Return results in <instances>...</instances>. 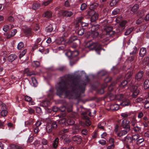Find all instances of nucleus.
<instances>
[{"mask_svg":"<svg viewBox=\"0 0 149 149\" xmlns=\"http://www.w3.org/2000/svg\"><path fill=\"white\" fill-rule=\"evenodd\" d=\"M81 76L68 74L63 77L56 87V94L61 97L63 94L67 96H71L75 99H78L81 94L84 92L87 83L90 81L88 76L85 77L86 82L80 83Z\"/></svg>","mask_w":149,"mask_h":149,"instance_id":"1","label":"nucleus"},{"mask_svg":"<svg viewBox=\"0 0 149 149\" xmlns=\"http://www.w3.org/2000/svg\"><path fill=\"white\" fill-rule=\"evenodd\" d=\"M92 116L89 109L82 110L81 113V117L82 119L85 120V124L87 126H90L91 123L89 120V116L91 117Z\"/></svg>","mask_w":149,"mask_h":149,"instance_id":"2","label":"nucleus"},{"mask_svg":"<svg viewBox=\"0 0 149 149\" xmlns=\"http://www.w3.org/2000/svg\"><path fill=\"white\" fill-rule=\"evenodd\" d=\"M87 47L90 50H95L99 55L100 54V51L102 49L101 44L100 41L90 43L89 45H87Z\"/></svg>","mask_w":149,"mask_h":149,"instance_id":"3","label":"nucleus"},{"mask_svg":"<svg viewBox=\"0 0 149 149\" xmlns=\"http://www.w3.org/2000/svg\"><path fill=\"white\" fill-rule=\"evenodd\" d=\"M100 25L96 23H91L90 24L89 27L91 28V36L93 38H96L98 37L99 33L98 30L100 28Z\"/></svg>","mask_w":149,"mask_h":149,"instance_id":"4","label":"nucleus"},{"mask_svg":"<svg viewBox=\"0 0 149 149\" xmlns=\"http://www.w3.org/2000/svg\"><path fill=\"white\" fill-rule=\"evenodd\" d=\"M116 99L120 102V105L123 107L127 106L130 104L129 99L125 98L123 94H120L116 97Z\"/></svg>","mask_w":149,"mask_h":149,"instance_id":"5","label":"nucleus"},{"mask_svg":"<svg viewBox=\"0 0 149 149\" xmlns=\"http://www.w3.org/2000/svg\"><path fill=\"white\" fill-rule=\"evenodd\" d=\"M57 124L56 122H51L47 123L46 125V130L48 133H51L53 130L57 127Z\"/></svg>","mask_w":149,"mask_h":149,"instance_id":"6","label":"nucleus"},{"mask_svg":"<svg viewBox=\"0 0 149 149\" xmlns=\"http://www.w3.org/2000/svg\"><path fill=\"white\" fill-rule=\"evenodd\" d=\"M111 80V78L108 77H106L104 79L105 83L101 85V88L97 90V93L100 94H103L104 92V89L106 88L107 86V83L110 82Z\"/></svg>","mask_w":149,"mask_h":149,"instance_id":"7","label":"nucleus"},{"mask_svg":"<svg viewBox=\"0 0 149 149\" xmlns=\"http://www.w3.org/2000/svg\"><path fill=\"white\" fill-rule=\"evenodd\" d=\"M59 123L60 124L65 125L66 127L68 125H73L74 123V121L71 118H68V119L63 118L60 120Z\"/></svg>","mask_w":149,"mask_h":149,"instance_id":"8","label":"nucleus"},{"mask_svg":"<svg viewBox=\"0 0 149 149\" xmlns=\"http://www.w3.org/2000/svg\"><path fill=\"white\" fill-rule=\"evenodd\" d=\"M79 54V52L77 50L72 51L68 50L66 53V55L69 58H72L77 56Z\"/></svg>","mask_w":149,"mask_h":149,"instance_id":"9","label":"nucleus"},{"mask_svg":"<svg viewBox=\"0 0 149 149\" xmlns=\"http://www.w3.org/2000/svg\"><path fill=\"white\" fill-rule=\"evenodd\" d=\"M130 121L126 119L123 120L121 123V127L124 129L130 131V126L129 124Z\"/></svg>","mask_w":149,"mask_h":149,"instance_id":"10","label":"nucleus"},{"mask_svg":"<svg viewBox=\"0 0 149 149\" xmlns=\"http://www.w3.org/2000/svg\"><path fill=\"white\" fill-rule=\"evenodd\" d=\"M116 127L115 128V130L116 131V133L118 137H122L123 136L127 134L129 131L124 129V130L118 131L117 129V127H118V125H116Z\"/></svg>","mask_w":149,"mask_h":149,"instance_id":"11","label":"nucleus"},{"mask_svg":"<svg viewBox=\"0 0 149 149\" xmlns=\"http://www.w3.org/2000/svg\"><path fill=\"white\" fill-rule=\"evenodd\" d=\"M80 7V10L82 11L85 10L87 8V5L85 3H82L81 4H77L75 5V7L77 10H79V8Z\"/></svg>","mask_w":149,"mask_h":149,"instance_id":"12","label":"nucleus"},{"mask_svg":"<svg viewBox=\"0 0 149 149\" xmlns=\"http://www.w3.org/2000/svg\"><path fill=\"white\" fill-rule=\"evenodd\" d=\"M131 91L132 92V96L133 97H136L138 95L139 92L137 86L135 85L132 86Z\"/></svg>","mask_w":149,"mask_h":149,"instance_id":"13","label":"nucleus"},{"mask_svg":"<svg viewBox=\"0 0 149 149\" xmlns=\"http://www.w3.org/2000/svg\"><path fill=\"white\" fill-rule=\"evenodd\" d=\"M144 73L143 71L140 70L136 74L135 77L136 81H141L143 76Z\"/></svg>","mask_w":149,"mask_h":149,"instance_id":"14","label":"nucleus"},{"mask_svg":"<svg viewBox=\"0 0 149 149\" xmlns=\"http://www.w3.org/2000/svg\"><path fill=\"white\" fill-rule=\"evenodd\" d=\"M75 30L76 32L78 35L81 36L84 34V29L82 28L80 26H78V24H75Z\"/></svg>","mask_w":149,"mask_h":149,"instance_id":"15","label":"nucleus"},{"mask_svg":"<svg viewBox=\"0 0 149 149\" xmlns=\"http://www.w3.org/2000/svg\"><path fill=\"white\" fill-rule=\"evenodd\" d=\"M56 29V26L55 24H50L46 27L45 31L47 32L50 33L54 31Z\"/></svg>","mask_w":149,"mask_h":149,"instance_id":"16","label":"nucleus"},{"mask_svg":"<svg viewBox=\"0 0 149 149\" xmlns=\"http://www.w3.org/2000/svg\"><path fill=\"white\" fill-rule=\"evenodd\" d=\"M112 27L111 26H107L105 28V30L106 31V34L109 35L110 36H112L113 35H114L115 32L113 31Z\"/></svg>","mask_w":149,"mask_h":149,"instance_id":"17","label":"nucleus"},{"mask_svg":"<svg viewBox=\"0 0 149 149\" xmlns=\"http://www.w3.org/2000/svg\"><path fill=\"white\" fill-rule=\"evenodd\" d=\"M72 140L77 144H80L82 141V139L80 136L79 135H75L72 138Z\"/></svg>","mask_w":149,"mask_h":149,"instance_id":"18","label":"nucleus"},{"mask_svg":"<svg viewBox=\"0 0 149 149\" xmlns=\"http://www.w3.org/2000/svg\"><path fill=\"white\" fill-rule=\"evenodd\" d=\"M61 13V15L65 17H71L73 14L72 12L68 10H62Z\"/></svg>","mask_w":149,"mask_h":149,"instance_id":"19","label":"nucleus"},{"mask_svg":"<svg viewBox=\"0 0 149 149\" xmlns=\"http://www.w3.org/2000/svg\"><path fill=\"white\" fill-rule=\"evenodd\" d=\"M23 32L26 37L31 36L32 35V29L31 28H26L23 29Z\"/></svg>","mask_w":149,"mask_h":149,"instance_id":"20","label":"nucleus"},{"mask_svg":"<svg viewBox=\"0 0 149 149\" xmlns=\"http://www.w3.org/2000/svg\"><path fill=\"white\" fill-rule=\"evenodd\" d=\"M116 84L114 82L112 83L109 86L108 88V92L107 93V96H110L111 95V94L110 92L114 89L115 87Z\"/></svg>","mask_w":149,"mask_h":149,"instance_id":"21","label":"nucleus"},{"mask_svg":"<svg viewBox=\"0 0 149 149\" xmlns=\"http://www.w3.org/2000/svg\"><path fill=\"white\" fill-rule=\"evenodd\" d=\"M123 141H124L127 144H132L134 142L132 139V138L130 136H126L123 139Z\"/></svg>","mask_w":149,"mask_h":149,"instance_id":"22","label":"nucleus"},{"mask_svg":"<svg viewBox=\"0 0 149 149\" xmlns=\"http://www.w3.org/2000/svg\"><path fill=\"white\" fill-rule=\"evenodd\" d=\"M66 29L67 31H65L63 33L62 36V40L63 41L65 40V38L68 36L71 33L70 29L69 28H68V29Z\"/></svg>","mask_w":149,"mask_h":149,"instance_id":"23","label":"nucleus"},{"mask_svg":"<svg viewBox=\"0 0 149 149\" xmlns=\"http://www.w3.org/2000/svg\"><path fill=\"white\" fill-rule=\"evenodd\" d=\"M119 105L118 104H111L110 105V108L108 111H116L119 109Z\"/></svg>","mask_w":149,"mask_h":149,"instance_id":"24","label":"nucleus"},{"mask_svg":"<svg viewBox=\"0 0 149 149\" xmlns=\"http://www.w3.org/2000/svg\"><path fill=\"white\" fill-rule=\"evenodd\" d=\"M139 7V3H136L131 8V11L133 13H137Z\"/></svg>","mask_w":149,"mask_h":149,"instance_id":"25","label":"nucleus"},{"mask_svg":"<svg viewBox=\"0 0 149 149\" xmlns=\"http://www.w3.org/2000/svg\"><path fill=\"white\" fill-rule=\"evenodd\" d=\"M146 100V98L144 97H139L135 100V102L137 103L142 102L144 103Z\"/></svg>","mask_w":149,"mask_h":149,"instance_id":"26","label":"nucleus"},{"mask_svg":"<svg viewBox=\"0 0 149 149\" xmlns=\"http://www.w3.org/2000/svg\"><path fill=\"white\" fill-rule=\"evenodd\" d=\"M17 58V56L15 54H11L8 57V60L11 62L15 60Z\"/></svg>","mask_w":149,"mask_h":149,"instance_id":"27","label":"nucleus"},{"mask_svg":"<svg viewBox=\"0 0 149 149\" xmlns=\"http://www.w3.org/2000/svg\"><path fill=\"white\" fill-rule=\"evenodd\" d=\"M109 9L107 8H104L101 12V15H102L103 17H106L108 15Z\"/></svg>","mask_w":149,"mask_h":149,"instance_id":"28","label":"nucleus"},{"mask_svg":"<svg viewBox=\"0 0 149 149\" xmlns=\"http://www.w3.org/2000/svg\"><path fill=\"white\" fill-rule=\"evenodd\" d=\"M81 129L78 126H74L72 128V133L73 134H76L80 132Z\"/></svg>","mask_w":149,"mask_h":149,"instance_id":"29","label":"nucleus"},{"mask_svg":"<svg viewBox=\"0 0 149 149\" xmlns=\"http://www.w3.org/2000/svg\"><path fill=\"white\" fill-rule=\"evenodd\" d=\"M81 135L83 136H85L86 138L88 137V132L87 129H83L80 131Z\"/></svg>","mask_w":149,"mask_h":149,"instance_id":"30","label":"nucleus"},{"mask_svg":"<svg viewBox=\"0 0 149 149\" xmlns=\"http://www.w3.org/2000/svg\"><path fill=\"white\" fill-rule=\"evenodd\" d=\"M146 11L144 10H141L138 11L136 14L137 16L140 17L142 18V17L145 15Z\"/></svg>","mask_w":149,"mask_h":149,"instance_id":"31","label":"nucleus"},{"mask_svg":"<svg viewBox=\"0 0 149 149\" xmlns=\"http://www.w3.org/2000/svg\"><path fill=\"white\" fill-rule=\"evenodd\" d=\"M146 53V49L144 47L141 48L139 52V55L141 57L143 56Z\"/></svg>","mask_w":149,"mask_h":149,"instance_id":"32","label":"nucleus"},{"mask_svg":"<svg viewBox=\"0 0 149 149\" xmlns=\"http://www.w3.org/2000/svg\"><path fill=\"white\" fill-rule=\"evenodd\" d=\"M98 4L96 3L91 4L89 6V9L93 10H95L98 7Z\"/></svg>","mask_w":149,"mask_h":149,"instance_id":"33","label":"nucleus"},{"mask_svg":"<svg viewBox=\"0 0 149 149\" xmlns=\"http://www.w3.org/2000/svg\"><path fill=\"white\" fill-rule=\"evenodd\" d=\"M52 13L50 11H47L45 12L43 15L44 17L47 18H50L52 16Z\"/></svg>","mask_w":149,"mask_h":149,"instance_id":"34","label":"nucleus"},{"mask_svg":"<svg viewBox=\"0 0 149 149\" xmlns=\"http://www.w3.org/2000/svg\"><path fill=\"white\" fill-rule=\"evenodd\" d=\"M98 16L99 14H98L95 13L94 15L90 17L91 23H92L96 21L98 19Z\"/></svg>","mask_w":149,"mask_h":149,"instance_id":"35","label":"nucleus"},{"mask_svg":"<svg viewBox=\"0 0 149 149\" xmlns=\"http://www.w3.org/2000/svg\"><path fill=\"white\" fill-rule=\"evenodd\" d=\"M59 141V139L58 137H56L54 140L53 143V147L54 149H56L58 145Z\"/></svg>","mask_w":149,"mask_h":149,"instance_id":"36","label":"nucleus"},{"mask_svg":"<svg viewBox=\"0 0 149 149\" xmlns=\"http://www.w3.org/2000/svg\"><path fill=\"white\" fill-rule=\"evenodd\" d=\"M32 65L33 67L36 68L40 66V63L38 61H33L32 62Z\"/></svg>","mask_w":149,"mask_h":149,"instance_id":"37","label":"nucleus"},{"mask_svg":"<svg viewBox=\"0 0 149 149\" xmlns=\"http://www.w3.org/2000/svg\"><path fill=\"white\" fill-rule=\"evenodd\" d=\"M137 123V120L136 119V118L133 116L130 119V123L132 125L134 126L136 123Z\"/></svg>","mask_w":149,"mask_h":149,"instance_id":"38","label":"nucleus"},{"mask_svg":"<svg viewBox=\"0 0 149 149\" xmlns=\"http://www.w3.org/2000/svg\"><path fill=\"white\" fill-rule=\"evenodd\" d=\"M95 13V10H93L89 9V10L87 11L86 15L90 17H91Z\"/></svg>","mask_w":149,"mask_h":149,"instance_id":"39","label":"nucleus"},{"mask_svg":"<svg viewBox=\"0 0 149 149\" xmlns=\"http://www.w3.org/2000/svg\"><path fill=\"white\" fill-rule=\"evenodd\" d=\"M143 88L145 89L149 88V80L146 79L143 82Z\"/></svg>","mask_w":149,"mask_h":149,"instance_id":"40","label":"nucleus"},{"mask_svg":"<svg viewBox=\"0 0 149 149\" xmlns=\"http://www.w3.org/2000/svg\"><path fill=\"white\" fill-rule=\"evenodd\" d=\"M77 37L75 36H72L69 38L68 42L69 43H72L73 41L77 40Z\"/></svg>","mask_w":149,"mask_h":149,"instance_id":"41","label":"nucleus"},{"mask_svg":"<svg viewBox=\"0 0 149 149\" xmlns=\"http://www.w3.org/2000/svg\"><path fill=\"white\" fill-rule=\"evenodd\" d=\"M120 10L119 8H116L112 11L111 15H114L118 14L120 13Z\"/></svg>","mask_w":149,"mask_h":149,"instance_id":"42","label":"nucleus"},{"mask_svg":"<svg viewBox=\"0 0 149 149\" xmlns=\"http://www.w3.org/2000/svg\"><path fill=\"white\" fill-rule=\"evenodd\" d=\"M132 75V73L131 72L128 73L126 74L125 75V78L126 79V80L129 82L131 79Z\"/></svg>","mask_w":149,"mask_h":149,"instance_id":"43","label":"nucleus"},{"mask_svg":"<svg viewBox=\"0 0 149 149\" xmlns=\"http://www.w3.org/2000/svg\"><path fill=\"white\" fill-rule=\"evenodd\" d=\"M84 19V18L82 17H79L77 18L76 22L75 24H78V26H80V24L82 20Z\"/></svg>","mask_w":149,"mask_h":149,"instance_id":"44","label":"nucleus"},{"mask_svg":"<svg viewBox=\"0 0 149 149\" xmlns=\"http://www.w3.org/2000/svg\"><path fill=\"white\" fill-rule=\"evenodd\" d=\"M50 102L48 100H45L44 101L42 104V105L44 107H47L50 104Z\"/></svg>","mask_w":149,"mask_h":149,"instance_id":"45","label":"nucleus"},{"mask_svg":"<svg viewBox=\"0 0 149 149\" xmlns=\"http://www.w3.org/2000/svg\"><path fill=\"white\" fill-rule=\"evenodd\" d=\"M132 138L133 142H135L139 138V135L138 134H135L132 135V136H131Z\"/></svg>","mask_w":149,"mask_h":149,"instance_id":"46","label":"nucleus"},{"mask_svg":"<svg viewBox=\"0 0 149 149\" xmlns=\"http://www.w3.org/2000/svg\"><path fill=\"white\" fill-rule=\"evenodd\" d=\"M134 29V28L131 27L128 29L125 33V35L127 36Z\"/></svg>","mask_w":149,"mask_h":149,"instance_id":"47","label":"nucleus"},{"mask_svg":"<svg viewBox=\"0 0 149 149\" xmlns=\"http://www.w3.org/2000/svg\"><path fill=\"white\" fill-rule=\"evenodd\" d=\"M40 7V5L37 3H33L32 5V9L34 10H36Z\"/></svg>","mask_w":149,"mask_h":149,"instance_id":"48","label":"nucleus"},{"mask_svg":"<svg viewBox=\"0 0 149 149\" xmlns=\"http://www.w3.org/2000/svg\"><path fill=\"white\" fill-rule=\"evenodd\" d=\"M118 1V0H112L110 2L109 5L111 7H113L117 3Z\"/></svg>","mask_w":149,"mask_h":149,"instance_id":"49","label":"nucleus"},{"mask_svg":"<svg viewBox=\"0 0 149 149\" xmlns=\"http://www.w3.org/2000/svg\"><path fill=\"white\" fill-rule=\"evenodd\" d=\"M71 3V0H67L65 1L64 6L66 7H69L70 6V4Z\"/></svg>","mask_w":149,"mask_h":149,"instance_id":"50","label":"nucleus"},{"mask_svg":"<svg viewBox=\"0 0 149 149\" xmlns=\"http://www.w3.org/2000/svg\"><path fill=\"white\" fill-rule=\"evenodd\" d=\"M8 22L11 23L12 24H13L14 22V20L13 17L11 16L8 17L7 19Z\"/></svg>","mask_w":149,"mask_h":149,"instance_id":"51","label":"nucleus"},{"mask_svg":"<svg viewBox=\"0 0 149 149\" xmlns=\"http://www.w3.org/2000/svg\"><path fill=\"white\" fill-rule=\"evenodd\" d=\"M128 82L129 81L127 80H125L122 81L120 85V87H124L127 85Z\"/></svg>","mask_w":149,"mask_h":149,"instance_id":"52","label":"nucleus"},{"mask_svg":"<svg viewBox=\"0 0 149 149\" xmlns=\"http://www.w3.org/2000/svg\"><path fill=\"white\" fill-rule=\"evenodd\" d=\"M24 73H27V75L29 76H31L33 74V72L29 71V69L28 68L25 69L24 71Z\"/></svg>","mask_w":149,"mask_h":149,"instance_id":"53","label":"nucleus"},{"mask_svg":"<svg viewBox=\"0 0 149 149\" xmlns=\"http://www.w3.org/2000/svg\"><path fill=\"white\" fill-rule=\"evenodd\" d=\"M26 52L27 49H25L20 53L19 56V59H21L25 54Z\"/></svg>","mask_w":149,"mask_h":149,"instance_id":"54","label":"nucleus"},{"mask_svg":"<svg viewBox=\"0 0 149 149\" xmlns=\"http://www.w3.org/2000/svg\"><path fill=\"white\" fill-rule=\"evenodd\" d=\"M31 79L33 86L35 87H36L38 85V83L35 77H32Z\"/></svg>","mask_w":149,"mask_h":149,"instance_id":"55","label":"nucleus"},{"mask_svg":"<svg viewBox=\"0 0 149 149\" xmlns=\"http://www.w3.org/2000/svg\"><path fill=\"white\" fill-rule=\"evenodd\" d=\"M66 67L65 66H62L59 67L56 69V70H58L60 72H62L65 69Z\"/></svg>","mask_w":149,"mask_h":149,"instance_id":"56","label":"nucleus"},{"mask_svg":"<svg viewBox=\"0 0 149 149\" xmlns=\"http://www.w3.org/2000/svg\"><path fill=\"white\" fill-rule=\"evenodd\" d=\"M24 47V44L23 42H20L19 43L17 46V48L18 49L20 50L22 49Z\"/></svg>","mask_w":149,"mask_h":149,"instance_id":"57","label":"nucleus"},{"mask_svg":"<svg viewBox=\"0 0 149 149\" xmlns=\"http://www.w3.org/2000/svg\"><path fill=\"white\" fill-rule=\"evenodd\" d=\"M24 99L27 102H30L32 100V98L31 97L27 95L24 96Z\"/></svg>","mask_w":149,"mask_h":149,"instance_id":"58","label":"nucleus"},{"mask_svg":"<svg viewBox=\"0 0 149 149\" xmlns=\"http://www.w3.org/2000/svg\"><path fill=\"white\" fill-rule=\"evenodd\" d=\"M7 113L8 111L6 110H2L0 113L1 115L3 116H6L7 115Z\"/></svg>","mask_w":149,"mask_h":149,"instance_id":"59","label":"nucleus"},{"mask_svg":"<svg viewBox=\"0 0 149 149\" xmlns=\"http://www.w3.org/2000/svg\"><path fill=\"white\" fill-rule=\"evenodd\" d=\"M33 120H30L29 121H25V125L26 126L32 125L33 123Z\"/></svg>","mask_w":149,"mask_h":149,"instance_id":"60","label":"nucleus"},{"mask_svg":"<svg viewBox=\"0 0 149 149\" xmlns=\"http://www.w3.org/2000/svg\"><path fill=\"white\" fill-rule=\"evenodd\" d=\"M134 127L133 128V130L136 132H140L141 130V127H139L138 126H136V127L134 126Z\"/></svg>","mask_w":149,"mask_h":149,"instance_id":"61","label":"nucleus"},{"mask_svg":"<svg viewBox=\"0 0 149 149\" xmlns=\"http://www.w3.org/2000/svg\"><path fill=\"white\" fill-rule=\"evenodd\" d=\"M80 25L81 26L82 28H83L84 27H86L88 26H89L90 24L88 23L83 22H81L80 24Z\"/></svg>","mask_w":149,"mask_h":149,"instance_id":"62","label":"nucleus"},{"mask_svg":"<svg viewBox=\"0 0 149 149\" xmlns=\"http://www.w3.org/2000/svg\"><path fill=\"white\" fill-rule=\"evenodd\" d=\"M144 139L143 138L139 139L136 141V143L137 145H139L144 142Z\"/></svg>","mask_w":149,"mask_h":149,"instance_id":"63","label":"nucleus"},{"mask_svg":"<svg viewBox=\"0 0 149 149\" xmlns=\"http://www.w3.org/2000/svg\"><path fill=\"white\" fill-rule=\"evenodd\" d=\"M137 50L138 49L136 47V46H134L133 48V50L132 52L130 53V54L131 55H134L136 54L137 52Z\"/></svg>","mask_w":149,"mask_h":149,"instance_id":"64","label":"nucleus"}]
</instances>
